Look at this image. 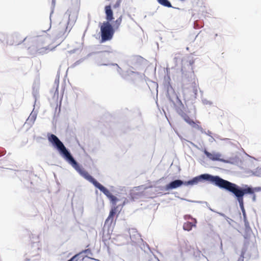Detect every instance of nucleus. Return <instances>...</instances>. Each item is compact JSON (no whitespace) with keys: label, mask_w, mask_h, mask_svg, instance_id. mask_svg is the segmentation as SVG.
<instances>
[{"label":"nucleus","mask_w":261,"mask_h":261,"mask_svg":"<svg viewBox=\"0 0 261 261\" xmlns=\"http://www.w3.org/2000/svg\"><path fill=\"white\" fill-rule=\"evenodd\" d=\"M47 138L48 141L52 146L59 152L60 155L70 164L85 179L93 184V185L99 189L106 197L110 200V202L113 205H116L119 199L114 196L109 190L95 178L88 173L87 171L83 169L81 165L74 158L69 149L66 148L63 143L59 138L54 134H48Z\"/></svg>","instance_id":"nucleus-1"},{"label":"nucleus","mask_w":261,"mask_h":261,"mask_svg":"<svg viewBox=\"0 0 261 261\" xmlns=\"http://www.w3.org/2000/svg\"><path fill=\"white\" fill-rule=\"evenodd\" d=\"M202 180L209 181L220 188L224 189L232 193L237 198L241 207L243 206V196L246 194L253 195V200H255V189L252 188H241L237 185L224 180L218 176H213L208 174H201L187 181H183L180 180V186H193Z\"/></svg>","instance_id":"nucleus-2"},{"label":"nucleus","mask_w":261,"mask_h":261,"mask_svg":"<svg viewBox=\"0 0 261 261\" xmlns=\"http://www.w3.org/2000/svg\"><path fill=\"white\" fill-rule=\"evenodd\" d=\"M115 33V29L110 22L103 21L100 26L101 42L111 40Z\"/></svg>","instance_id":"nucleus-3"},{"label":"nucleus","mask_w":261,"mask_h":261,"mask_svg":"<svg viewBox=\"0 0 261 261\" xmlns=\"http://www.w3.org/2000/svg\"><path fill=\"white\" fill-rule=\"evenodd\" d=\"M46 36H37L35 41L37 42L36 54L38 55H44L48 53L51 49L49 48L48 46H43V45L48 40Z\"/></svg>","instance_id":"nucleus-4"},{"label":"nucleus","mask_w":261,"mask_h":261,"mask_svg":"<svg viewBox=\"0 0 261 261\" xmlns=\"http://www.w3.org/2000/svg\"><path fill=\"white\" fill-rule=\"evenodd\" d=\"M135 68L131 67L127 69L124 75H122V77L127 81H131L133 83L136 81L141 80L143 78V74L137 71H134Z\"/></svg>","instance_id":"nucleus-5"},{"label":"nucleus","mask_w":261,"mask_h":261,"mask_svg":"<svg viewBox=\"0 0 261 261\" xmlns=\"http://www.w3.org/2000/svg\"><path fill=\"white\" fill-rule=\"evenodd\" d=\"M169 99L170 101L171 106L172 107L177 113H179V108L178 105L179 104V98L176 94H173L169 96Z\"/></svg>","instance_id":"nucleus-6"},{"label":"nucleus","mask_w":261,"mask_h":261,"mask_svg":"<svg viewBox=\"0 0 261 261\" xmlns=\"http://www.w3.org/2000/svg\"><path fill=\"white\" fill-rule=\"evenodd\" d=\"M130 238L132 241L135 243H139L140 242H142L143 240L141 238V236L135 229H132L129 230Z\"/></svg>","instance_id":"nucleus-7"},{"label":"nucleus","mask_w":261,"mask_h":261,"mask_svg":"<svg viewBox=\"0 0 261 261\" xmlns=\"http://www.w3.org/2000/svg\"><path fill=\"white\" fill-rule=\"evenodd\" d=\"M204 153L206 156L211 160L214 161H223V160L221 159V154L219 153H210L206 150L204 151Z\"/></svg>","instance_id":"nucleus-8"},{"label":"nucleus","mask_w":261,"mask_h":261,"mask_svg":"<svg viewBox=\"0 0 261 261\" xmlns=\"http://www.w3.org/2000/svg\"><path fill=\"white\" fill-rule=\"evenodd\" d=\"M116 213V208L114 207L112 208L110 212L108 217L105 221V226H108V227L110 226L113 221V218Z\"/></svg>","instance_id":"nucleus-9"},{"label":"nucleus","mask_w":261,"mask_h":261,"mask_svg":"<svg viewBox=\"0 0 261 261\" xmlns=\"http://www.w3.org/2000/svg\"><path fill=\"white\" fill-rule=\"evenodd\" d=\"M179 187V179H175L171 181L169 184L166 185L164 187L165 191H170L173 189H176Z\"/></svg>","instance_id":"nucleus-10"},{"label":"nucleus","mask_w":261,"mask_h":261,"mask_svg":"<svg viewBox=\"0 0 261 261\" xmlns=\"http://www.w3.org/2000/svg\"><path fill=\"white\" fill-rule=\"evenodd\" d=\"M105 11L106 13V21L110 22L113 19V12L110 5L105 6Z\"/></svg>","instance_id":"nucleus-11"},{"label":"nucleus","mask_w":261,"mask_h":261,"mask_svg":"<svg viewBox=\"0 0 261 261\" xmlns=\"http://www.w3.org/2000/svg\"><path fill=\"white\" fill-rule=\"evenodd\" d=\"M64 17H68V22H65L64 24V27H66V29H67L68 26H66V24H67L68 25H69V23H70L71 25H72L75 21V18L76 17V16L75 15L73 17L72 15L71 14V11L68 10L65 13Z\"/></svg>","instance_id":"nucleus-12"},{"label":"nucleus","mask_w":261,"mask_h":261,"mask_svg":"<svg viewBox=\"0 0 261 261\" xmlns=\"http://www.w3.org/2000/svg\"><path fill=\"white\" fill-rule=\"evenodd\" d=\"M191 221H188L183 225V229L185 230L190 231L193 227L196 226L197 221L196 219L191 218Z\"/></svg>","instance_id":"nucleus-13"},{"label":"nucleus","mask_w":261,"mask_h":261,"mask_svg":"<svg viewBox=\"0 0 261 261\" xmlns=\"http://www.w3.org/2000/svg\"><path fill=\"white\" fill-rule=\"evenodd\" d=\"M97 65L98 66H108L112 65V66H116V68H117V72L120 75H121L122 76V75L125 74V73L124 74H122V73H121L122 69L116 63H111V64H109V63H98Z\"/></svg>","instance_id":"nucleus-14"},{"label":"nucleus","mask_w":261,"mask_h":261,"mask_svg":"<svg viewBox=\"0 0 261 261\" xmlns=\"http://www.w3.org/2000/svg\"><path fill=\"white\" fill-rule=\"evenodd\" d=\"M158 2L161 5L168 8H173L169 0H157Z\"/></svg>","instance_id":"nucleus-15"},{"label":"nucleus","mask_w":261,"mask_h":261,"mask_svg":"<svg viewBox=\"0 0 261 261\" xmlns=\"http://www.w3.org/2000/svg\"><path fill=\"white\" fill-rule=\"evenodd\" d=\"M184 118L185 120L190 125L193 127H196L197 124L196 122H194L193 120H192L188 116L185 115L184 116Z\"/></svg>","instance_id":"nucleus-16"},{"label":"nucleus","mask_w":261,"mask_h":261,"mask_svg":"<svg viewBox=\"0 0 261 261\" xmlns=\"http://www.w3.org/2000/svg\"><path fill=\"white\" fill-rule=\"evenodd\" d=\"M36 114L33 113L32 112L27 121L28 122V123H31L32 124H33L36 119Z\"/></svg>","instance_id":"nucleus-17"},{"label":"nucleus","mask_w":261,"mask_h":261,"mask_svg":"<svg viewBox=\"0 0 261 261\" xmlns=\"http://www.w3.org/2000/svg\"><path fill=\"white\" fill-rule=\"evenodd\" d=\"M122 16H120L115 21L113 28L114 29H117L119 28L121 22H122Z\"/></svg>","instance_id":"nucleus-18"},{"label":"nucleus","mask_w":261,"mask_h":261,"mask_svg":"<svg viewBox=\"0 0 261 261\" xmlns=\"http://www.w3.org/2000/svg\"><path fill=\"white\" fill-rule=\"evenodd\" d=\"M143 60V58L140 56H135L132 58V62H135L138 65H140Z\"/></svg>","instance_id":"nucleus-19"},{"label":"nucleus","mask_w":261,"mask_h":261,"mask_svg":"<svg viewBox=\"0 0 261 261\" xmlns=\"http://www.w3.org/2000/svg\"><path fill=\"white\" fill-rule=\"evenodd\" d=\"M55 85L56 86V91L55 92V95L57 93V94H58V87H59V77H56L55 81Z\"/></svg>","instance_id":"nucleus-20"},{"label":"nucleus","mask_w":261,"mask_h":261,"mask_svg":"<svg viewBox=\"0 0 261 261\" xmlns=\"http://www.w3.org/2000/svg\"><path fill=\"white\" fill-rule=\"evenodd\" d=\"M32 94H33L34 97L35 99H36L37 97L38 96V87H37L36 88L35 87H33Z\"/></svg>","instance_id":"nucleus-21"},{"label":"nucleus","mask_w":261,"mask_h":261,"mask_svg":"<svg viewBox=\"0 0 261 261\" xmlns=\"http://www.w3.org/2000/svg\"><path fill=\"white\" fill-rule=\"evenodd\" d=\"M109 54H110L109 51H105L100 54L99 57L101 58H107L109 56Z\"/></svg>","instance_id":"nucleus-22"},{"label":"nucleus","mask_w":261,"mask_h":261,"mask_svg":"<svg viewBox=\"0 0 261 261\" xmlns=\"http://www.w3.org/2000/svg\"><path fill=\"white\" fill-rule=\"evenodd\" d=\"M85 59L86 58H84L76 61L73 64L74 66L79 65L80 64L82 63Z\"/></svg>","instance_id":"nucleus-23"},{"label":"nucleus","mask_w":261,"mask_h":261,"mask_svg":"<svg viewBox=\"0 0 261 261\" xmlns=\"http://www.w3.org/2000/svg\"><path fill=\"white\" fill-rule=\"evenodd\" d=\"M121 2V0H118L116 2L115 5H114V8H117L119 7L120 6V5Z\"/></svg>","instance_id":"nucleus-24"},{"label":"nucleus","mask_w":261,"mask_h":261,"mask_svg":"<svg viewBox=\"0 0 261 261\" xmlns=\"http://www.w3.org/2000/svg\"><path fill=\"white\" fill-rule=\"evenodd\" d=\"M174 60L175 61V65H177V64L178 57L175 56L174 58Z\"/></svg>","instance_id":"nucleus-25"},{"label":"nucleus","mask_w":261,"mask_h":261,"mask_svg":"<svg viewBox=\"0 0 261 261\" xmlns=\"http://www.w3.org/2000/svg\"><path fill=\"white\" fill-rule=\"evenodd\" d=\"M26 39V38H24L23 40H21L20 41L18 42H16V45H18L20 43L23 42Z\"/></svg>","instance_id":"nucleus-26"},{"label":"nucleus","mask_w":261,"mask_h":261,"mask_svg":"<svg viewBox=\"0 0 261 261\" xmlns=\"http://www.w3.org/2000/svg\"><path fill=\"white\" fill-rule=\"evenodd\" d=\"M242 258L239 259L238 261H243V258H244L243 254H242Z\"/></svg>","instance_id":"nucleus-27"},{"label":"nucleus","mask_w":261,"mask_h":261,"mask_svg":"<svg viewBox=\"0 0 261 261\" xmlns=\"http://www.w3.org/2000/svg\"><path fill=\"white\" fill-rule=\"evenodd\" d=\"M52 5L54 6L55 5V1L52 0Z\"/></svg>","instance_id":"nucleus-28"},{"label":"nucleus","mask_w":261,"mask_h":261,"mask_svg":"<svg viewBox=\"0 0 261 261\" xmlns=\"http://www.w3.org/2000/svg\"><path fill=\"white\" fill-rule=\"evenodd\" d=\"M175 133H176L177 136L179 137V134L178 133V132L177 130H175Z\"/></svg>","instance_id":"nucleus-29"},{"label":"nucleus","mask_w":261,"mask_h":261,"mask_svg":"<svg viewBox=\"0 0 261 261\" xmlns=\"http://www.w3.org/2000/svg\"><path fill=\"white\" fill-rule=\"evenodd\" d=\"M53 13V10L51 11V13L50 14V18L51 17V15H52Z\"/></svg>","instance_id":"nucleus-30"},{"label":"nucleus","mask_w":261,"mask_h":261,"mask_svg":"<svg viewBox=\"0 0 261 261\" xmlns=\"http://www.w3.org/2000/svg\"><path fill=\"white\" fill-rule=\"evenodd\" d=\"M91 54H92V53H89V54L87 55V56H88V57H89L90 56H91Z\"/></svg>","instance_id":"nucleus-31"},{"label":"nucleus","mask_w":261,"mask_h":261,"mask_svg":"<svg viewBox=\"0 0 261 261\" xmlns=\"http://www.w3.org/2000/svg\"><path fill=\"white\" fill-rule=\"evenodd\" d=\"M155 258L157 259L158 261H160V259L158 257H156V256H155Z\"/></svg>","instance_id":"nucleus-32"},{"label":"nucleus","mask_w":261,"mask_h":261,"mask_svg":"<svg viewBox=\"0 0 261 261\" xmlns=\"http://www.w3.org/2000/svg\"><path fill=\"white\" fill-rule=\"evenodd\" d=\"M133 62L134 63V62ZM134 63H135V64H134V65H136H136H137H137H139L138 64H137L136 63H135V62H134Z\"/></svg>","instance_id":"nucleus-33"}]
</instances>
